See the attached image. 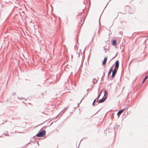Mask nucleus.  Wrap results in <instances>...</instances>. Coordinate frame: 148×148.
Returning a JSON list of instances; mask_svg holds the SVG:
<instances>
[{
    "mask_svg": "<svg viewBox=\"0 0 148 148\" xmlns=\"http://www.w3.org/2000/svg\"><path fill=\"white\" fill-rule=\"evenodd\" d=\"M46 134V131L45 130H43L41 131H39L38 133L37 134L36 136L37 137H42L44 136Z\"/></svg>",
    "mask_w": 148,
    "mask_h": 148,
    "instance_id": "nucleus-1",
    "label": "nucleus"
},
{
    "mask_svg": "<svg viewBox=\"0 0 148 148\" xmlns=\"http://www.w3.org/2000/svg\"><path fill=\"white\" fill-rule=\"evenodd\" d=\"M107 98L106 97H105L103 98V97L101 99H100L98 101V102L97 103L95 104V105H97L99 103H103V102H104L105 100H106Z\"/></svg>",
    "mask_w": 148,
    "mask_h": 148,
    "instance_id": "nucleus-2",
    "label": "nucleus"
},
{
    "mask_svg": "<svg viewBox=\"0 0 148 148\" xmlns=\"http://www.w3.org/2000/svg\"><path fill=\"white\" fill-rule=\"evenodd\" d=\"M118 69L116 68L115 69V68H114V70L112 71V78H113L114 77L115 75V74L116 73L117 70H118Z\"/></svg>",
    "mask_w": 148,
    "mask_h": 148,
    "instance_id": "nucleus-3",
    "label": "nucleus"
},
{
    "mask_svg": "<svg viewBox=\"0 0 148 148\" xmlns=\"http://www.w3.org/2000/svg\"><path fill=\"white\" fill-rule=\"evenodd\" d=\"M119 61L118 60H117L115 62V69L117 68L118 69L119 66Z\"/></svg>",
    "mask_w": 148,
    "mask_h": 148,
    "instance_id": "nucleus-4",
    "label": "nucleus"
},
{
    "mask_svg": "<svg viewBox=\"0 0 148 148\" xmlns=\"http://www.w3.org/2000/svg\"><path fill=\"white\" fill-rule=\"evenodd\" d=\"M125 108H124V109L120 110L117 113V115L118 117H119L121 114L125 110Z\"/></svg>",
    "mask_w": 148,
    "mask_h": 148,
    "instance_id": "nucleus-5",
    "label": "nucleus"
},
{
    "mask_svg": "<svg viewBox=\"0 0 148 148\" xmlns=\"http://www.w3.org/2000/svg\"><path fill=\"white\" fill-rule=\"evenodd\" d=\"M107 58L106 57H105V58H104L102 62V65H105V64H106V61H107Z\"/></svg>",
    "mask_w": 148,
    "mask_h": 148,
    "instance_id": "nucleus-6",
    "label": "nucleus"
},
{
    "mask_svg": "<svg viewBox=\"0 0 148 148\" xmlns=\"http://www.w3.org/2000/svg\"><path fill=\"white\" fill-rule=\"evenodd\" d=\"M116 40H112V44L113 45H116Z\"/></svg>",
    "mask_w": 148,
    "mask_h": 148,
    "instance_id": "nucleus-7",
    "label": "nucleus"
},
{
    "mask_svg": "<svg viewBox=\"0 0 148 148\" xmlns=\"http://www.w3.org/2000/svg\"><path fill=\"white\" fill-rule=\"evenodd\" d=\"M112 68L111 67L110 69L109 72L108 73V76H109L111 74V72H112Z\"/></svg>",
    "mask_w": 148,
    "mask_h": 148,
    "instance_id": "nucleus-8",
    "label": "nucleus"
},
{
    "mask_svg": "<svg viewBox=\"0 0 148 148\" xmlns=\"http://www.w3.org/2000/svg\"><path fill=\"white\" fill-rule=\"evenodd\" d=\"M97 80L95 78L93 79V80L92 81V82L93 84H95L97 83Z\"/></svg>",
    "mask_w": 148,
    "mask_h": 148,
    "instance_id": "nucleus-9",
    "label": "nucleus"
},
{
    "mask_svg": "<svg viewBox=\"0 0 148 148\" xmlns=\"http://www.w3.org/2000/svg\"><path fill=\"white\" fill-rule=\"evenodd\" d=\"M83 60H82V58L80 60H79V63H81V66L83 64Z\"/></svg>",
    "mask_w": 148,
    "mask_h": 148,
    "instance_id": "nucleus-10",
    "label": "nucleus"
},
{
    "mask_svg": "<svg viewBox=\"0 0 148 148\" xmlns=\"http://www.w3.org/2000/svg\"><path fill=\"white\" fill-rule=\"evenodd\" d=\"M77 53L78 54V56L79 57L80 56V50L79 51H77ZM81 55L82 54V53H81Z\"/></svg>",
    "mask_w": 148,
    "mask_h": 148,
    "instance_id": "nucleus-11",
    "label": "nucleus"
},
{
    "mask_svg": "<svg viewBox=\"0 0 148 148\" xmlns=\"http://www.w3.org/2000/svg\"><path fill=\"white\" fill-rule=\"evenodd\" d=\"M148 77V75H147L145 77V78H144V79L143 80V83L145 81L146 79Z\"/></svg>",
    "mask_w": 148,
    "mask_h": 148,
    "instance_id": "nucleus-12",
    "label": "nucleus"
},
{
    "mask_svg": "<svg viewBox=\"0 0 148 148\" xmlns=\"http://www.w3.org/2000/svg\"><path fill=\"white\" fill-rule=\"evenodd\" d=\"M102 92V91H101L100 93V94H99L97 96V97L96 98V99H98L99 98V97L100 96V95H101V92Z\"/></svg>",
    "mask_w": 148,
    "mask_h": 148,
    "instance_id": "nucleus-13",
    "label": "nucleus"
},
{
    "mask_svg": "<svg viewBox=\"0 0 148 148\" xmlns=\"http://www.w3.org/2000/svg\"><path fill=\"white\" fill-rule=\"evenodd\" d=\"M3 134H4L6 136H9V134L8 133V132H7L6 133H4Z\"/></svg>",
    "mask_w": 148,
    "mask_h": 148,
    "instance_id": "nucleus-14",
    "label": "nucleus"
},
{
    "mask_svg": "<svg viewBox=\"0 0 148 148\" xmlns=\"http://www.w3.org/2000/svg\"><path fill=\"white\" fill-rule=\"evenodd\" d=\"M18 98L19 99H21V100H23V99H25V98H23V97H21V98Z\"/></svg>",
    "mask_w": 148,
    "mask_h": 148,
    "instance_id": "nucleus-15",
    "label": "nucleus"
},
{
    "mask_svg": "<svg viewBox=\"0 0 148 148\" xmlns=\"http://www.w3.org/2000/svg\"><path fill=\"white\" fill-rule=\"evenodd\" d=\"M105 70H104L103 72V75L101 78V79H102V78L103 77V76L105 75Z\"/></svg>",
    "mask_w": 148,
    "mask_h": 148,
    "instance_id": "nucleus-16",
    "label": "nucleus"
},
{
    "mask_svg": "<svg viewBox=\"0 0 148 148\" xmlns=\"http://www.w3.org/2000/svg\"><path fill=\"white\" fill-rule=\"evenodd\" d=\"M82 102V100H81L80 101V102L79 103H77V107H78L79 105L80 104V103H81V102Z\"/></svg>",
    "mask_w": 148,
    "mask_h": 148,
    "instance_id": "nucleus-17",
    "label": "nucleus"
},
{
    "mask_svg": "<svg viewBox=\"0 0 148 148\" xmlns=\"http://www.w3.org/2000/svg\"><path fill=\"white\" fill-rule=\"evenodd\" d=\"M69 107V106H67V107H66L64 109V110H65L66 109H67Z\"/></svg>",
    "mask_w": 148,
    "mask_h": 148,
    "instance_id": "nucleus-18",
    "label": "nucleus"
},
{
    "mask_svg": "<svg viewBox=\"0 0 148 148\" xmlns=\"http://www.w3.org/2000/svg\"><path fill=\"white\" fill-rule=\"evenodd\" d=\"M97 99H96V98L94 100L93 102H94V103H95V102L96 101V100H97Z\"/></svg>",
    "mask_w": 148,
    "mask_h": 148,
    "instance_id": "nucleus-19",
    "label": "nucleus"
},
{
    "mask_svg": "<svg viewBox=\"0 0 148 148\" xmlns=\"http://www.w3.org/2000/svg\"><path fill=\"white\" fill-rule=\"evenodd\" d=\"M92 105L93 106H95V103L94 102H93Z\"/></svg>",
    "mask_w": 148,
    "mask_h": 148,
    "instance_id": "nucleus-20",
    "label": "nucleus"
},
{
    "mask_svg": "<svg viewBox=\"0 0 148 148\" xmlns=\"http://www.w3.org/2000/svg\"><path fill=\"white\" fill-rule=\"evenodd\" d=\"M0 137H4L3 136V135H1V136H0Z\"/></svg>",
    "mask_w": 148,
    "mask_h": 148,
    "instance_id": "nucleus-21",
    "label": "nucleus"
},
{
    "mask_svg": "<svg viewBox=\"0 0 148 148\" xmlns=\"http://www.w3.org/2000/svg\"><path fill=\"white\" fill-rule=\"evenodd\" d=\"M107 92V91L106 90H105L104 91V92H105V94L104 95H105V94H106V93Z\"/></svg>",
    "mask_w": 148,
    "mask_h": 148,
    "instance_id": "nucleus-22",
    "label": "nucleus"
},
{
    "mask_svg": "<svg viewBox=\"0 0 148 148\" xmlns=\"http://www.w3.org/2000/svg\"><path fill=\"white\" fill-rule=\"evenodd\" d=\"M84 96L83 97H82V99L81 100H82H82H83V99L84 98Z\"/></svg>",
    "mask_w": 148,
    "mask_h": 148,
    "instance_id": "nucleus-23",
    "label": "nucleus"
},
{
    "mask_svg": "<svg viewBox=\"0 0 148 148\" xmlns=\"http://www.w3.org/2000/svg\"><path fill=\"white\" fill-rule=\"evenodd\" d=\"M15 94V93H13V95H14Z\"/></svg>",
    "mask_w": 148,
    "mask_h": 148,
    "instance_id": "nucleus-24",
    "label": "nucleus"
},
{
    "mask_svg": "<svg viewBox=\"0 0 148 148\" xmlns=\"http://www.w3.org/2000/svg\"><path fill=\"white\" fill-rule=\"evenodd\" d=\"M116 55H117V54L116 55V56H114V57L113 58H115V57H116Z\"/></svg>",
    "mask_w": 148,
    "mask_h": 148,
    "instance_id": "nucleus-25",
    "label": "nucleus"
},
{
    "mask_svg": "<svg viewBox=\"0 0 148 148\" xmlns=\"http://www.w3.org/2000/svg\"><path fill=\"white\" fill-rule=\"evenodd\" d=\"M108 3L107 4V5H106V7H105V8H104V9L106 7V6L108 4Z\"/></svg>",
    "mask_w": 148,
    "mask_h": 148,
    "instance_id": "nucleus-26",
    "label": "nucleus"
},
{
    "mask_svg": "<svg viewBox=\"0 0 148 148\" xmlns=\"http://www.w3.org/2000/svg\"><path fill=\"white\" fill-rule=\"evenodd\" d=\"M8 101V99H7V102Z\"/></svg>",
    "mask_w": 148,
    "mask_h": 148,
    "instance_id": "nucleus-27",
    "label": "nucleus"
},
{
    "mask_svg": "<svg viewBox=\"0 0 148 148\" xmlns=\"http://www.w3.org/2000/svg\"><path fill=\"white\" fill-rule=\"evenodd\" d=\"M29 143H30V142L29 143H27V145H28V144H29Z\"/></svg>",
    "mask_w": 148,
    "mask_h": 148,
    "instance_id": "nucleus-28",
    "label": "nucleus"
},
{
    "mask_svg": "<svg viewBox=\"0 0 148 148\" xmlns=\"http://www.w3.org/2000/svg\"><path fill=\"white\" fill-rule=\"evenodd\" d=\"M52 123H51V124H50V125H51L52 124Z\"/></svg>",
    "mask_w": 148,
    "mask_h": 148,
    "instance_id": "nucleus-29",
    "label": "nucleus"
},
{
    "mask_svg": "<svg viewBox=\"0 0 148 148\" xmlns=\"http://www.w3.org/2000/svg\"><path fill=\"white\" fill-rule=\"evenodd\" d=\"M41 94H42V95H44V94H43L42 93H41Z\"/></svg>",
    "mask_w": 148,
    "mask_h": 148,
    "instance_id": "nucleus-30",
    "label": "nucleus"
},
{
    "mask_svg": "<svg viewBox=\"0 0 148 148\" xmlns=\"http://www.w3.org/2000/svg\"><path fill=\"white\" fill-rule=\"evenodd\" d=\"M88 90H89V89H88L87 90V91H88Z\"/></svg>",
    "mask_w": 148,
    "mask_h": 148,
    "instance_id": "nucleus-31",
    "label": "nucleus"
},
{
    "mask_svg": "<svg viewBox=\"0 0 148 148\" xmlns=\"http://www.w3.org/2000/svg\"><path fill=\"white\" fill-rule=\"evenodd\" d=\"M104 50H106V49H104Z\"/></svg>",
    "mask_w": 148,
    "mask_h": 148,
    "instance_id": "nucleus-32",
    "label": "nucleus"
}]
</instances>
